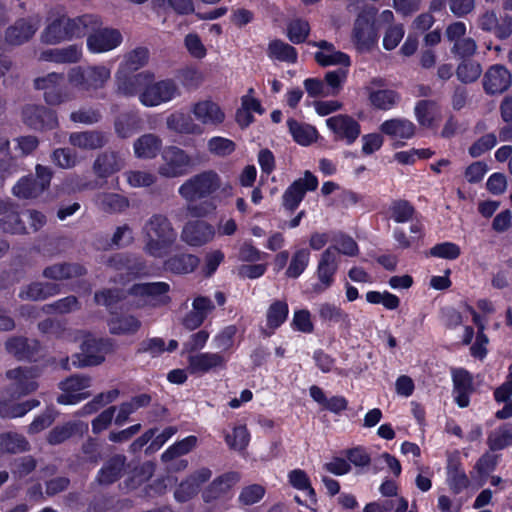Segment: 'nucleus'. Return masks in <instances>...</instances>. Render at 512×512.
I'll return each instance as SVG.
<instances>
[{
  "label": "nucleus",
  "instance_id": "28",
  "mask_svg": "<svg viewBox=\"0 0 512 512\" xmlns=\"http://www.w3.org/2000/svg\"><path fill=\"white\" fill-rule=\"evenodd\" d=\"M111 317L107 320L109 332L112 335H134L141 328L140 320L133 315L119 314L110 311Z\"/></svg>",
  "mask_w": 512,
  "mask_h": 512
},
{
  "label": "nucleus",
  "instance_id": "11",
  "mask_svg": "<svg viewBox=\"0 0 512 512\" xmlns=\"http://www.w3.org/2000/svg\"><path fill=\"white\" fill-rule=\"evenodd\" d=\"M318 178L309 170L304 172V177L296 179L284 191L282 204L290 212H294L303 201L308 191H315L318 187Z\"/></svg>",
  "mask_w": 512,
  "mask_h": 512
},
{
  "label": "nucleus",
  "instance_id": "12",
  "mask_svg": "<svg viewBox=\"0 0 512 512\" xmlns=\"http://www.w3.org/2000/svg\"><path fill=\"white\" fill-rule=\"evenodd\" d=\"M91 385V378L86 375L74 374L67 377L59 385L63 391L57 397V403L61 405H75L90 397V392H83Z\"/></svg>",
  "mask_w": 512,
  "mask_h": 512
},
{
  "label": "nucleus",
  "instance_id": "62",
  "mask_svg": "<svg viewBox=\"0 0 512 512\" xmlns=\"http://www.w3.org/2000/svg\"><path fill=\"white\" fill-rule=\"evenodd\" d=\"M448 478L451 490L458 494L469 486V479L460 468V464H453L448 466Z\"/></svg>",
  "mask_w": 512,
  "mask_h": 512
},
{
  "label": "nucleus",
  "instance_id": "23",
  "mask_svg": "<svg viewBox=\"0 0 512 512\" xmlns=\"http://www.w3.org/2000/svg\"><path fill=\"white\" fill-rule=\"evenodd\" d=\"M169 290L170 286L166 282L136 283L128 289V293L135 297H150L159 305H167L171 302Z\"/></svg>",
  "mask_w": 512,
  "mask_h": 512
},
{
  "label": "nucleus",
  "instance_id": "54",
  "mask_svg": "<svg viewBox=\"0 0 512 512\" xmlns=\"http://www.w3.org/2000/svg\"><path fill=\"white\" fill-rule=\"evenodd\" d=\"M149 60V50L146 47H137L130 51L121 65V72H135L145 66Z\"/></svg>",
  "mask_w": 512,
  "mask_h": 512
},
{
  "label": "nucleus",
  "instance_id": "46",
  "mask_svg": "<svg viewBox=\"0 0 512 512\" xmlns=\"http://www.w3.org/2000/svg\"><path fill=\"white\" fill-rule=\"evenodd\" d=\"M6 376L8 379L16 381L17 391L22 395L34 392L38 387V384L31 379V368L17 367L10 369L6 372Z\"/></svg>",
  "mask_w": 512,
  "mask_h": 512
},
{
  "label": "nucleus",
  "instance_id": "25",
  "mask_svg": "<svg viewBox=\"0 0 512 512\" xmlns=\"http://www.w3.org/2000/svg\"><path fill=\"white\" fill-rule=\"evenodd\" d=\"M87 431L88 424L82 421H68L54 426L47 435V442L50 445H59L75 435L82 437Z\"/></svg>",
  "mask_w": 512,
  "mask_h": 512
},
{
  "label": "nucleus",
  "instance_id": "57",
  "mask_svg": "<svg viewBox=\"0 0 512 512\" xmlns=\"http://www.w3.org/2000/svg\"><path fill=\"white\" fill-rule=\"evenodd\" d=\"M176 77L187 90L197 89L204 80L202 72L192 65L179 69Z\"/></svg>",
  "mask_w": 512,
  "mask_h": 512
},
{
  "label": "nucleus",
  "instance_id": "29",
  "mask_svg": "<svg viewBox=\"0 0 512 512\" xmlns=\"http://www.w3.org/2000/svg\"><path fill=\"white\" fill-rule=\"evenodd\" d=\"M318 316L322 323L329 326L338 324L342 329H349L352 325L350 315L335 303H321L318 307Z\"/></svg>",
  "mask_w": 512,
  "mask_h": 512
},
{
  "label": "nucleus",
  "instance_id": "20",
  "mask_svg": "<svg viewBox=\"0 0 512 512\" xmlns=\"http://www.w3.org/2000/svg\"><path fill=\"white\" fill-rule=\"evenodd\" d=\"M512 83L509 70L503 65L491 66L484 75L483 88L489 95L502 94Z\"/></svg>",
  "mask_w": 512,
  "mask_h": 512
},
{
  "label": "nucleus",
  "instance_id": "17",
  "mask_svg": "<svg viewBox=\"0 0 512 512\" xmlns=\"http://www.w3.org/2000/svg\"><path fill=\"white\" fill-rule=\"evenodd\" d=\"M215 228L203 220L188 221L181 232L182 240L189 246L201 247L213 240Z\"/></svg>",
  "mask_w": 512,
  "mask_h": 512
},
{
  "label": "nucleus",
  "instance_id": "35",
  "mask_svg": "<svg viewBox=\"0 0 512 512\" xmlns=\"http://www.w3.org/2000/svg\"><path fill=\"white\" fill-rule=\"evenodd\" d=\"M41 57L45 61L60 64L77 63L82 57V46L78 44H71L63 48L47 49L42 52Z\"/></svg>",
  "mask_w": 512,
  "mask_h": 512
},
{
  "label": "nucleus",
  "instance_id": "15",
  "mask_svg": "<svg viewBox=\"0 0 512 512\" xmlns=\"http://www.w3.org/2000/svg\"><path fill=\"white\" fill-rule=\"evenodd\" d=\"M65 77L62 73H49L34 80V87L44 91V100L48 105H59L68 99L63 87Z\"/></svg>",
  "mask_w": 512,
  "mask_h": 512
},
{
  "label": "nucleus",
  "instance_id": "22",
  "mask_svg": "<svg viewBox=\"0 0 512 512\" xmlns=\"http://www.w3.org/2000/svg\"><path fill=\"white\" fill-rule=\"evenodd\" d=\"M239 479V473L234 471L226 472L216 477L202 492L203 501L211 503L224 497Z\"/></svg>",
  "mask_w": 512,
  "mask_h": 512
},
{
  "label": "nucleus",
  "instance_id": "30",
  "mask_svg": "<svg viewBox=\"0 0 512 512\" xmlns=\"http://www.w3.org/2000/svg\"><path fill=\"white\" fill-rule=\"evenodd\" d=\"M440 107L435 100L423 99L416 102L414 114L418 124L426 129H435Z\"/></svg>",
  "mask_w": 512,
  "mask_h": 512
},
{
  "label": "nucleus",
  "instance_id": "14",
  "mask_svg": "<svg viewBox=\"0 0 512 512\" xmlns=\"http://www.w3.org/2000/svg\"><path fill=\"white\" fill-rule=\"evenodd\" d=\"M326 125L334 135L336 141H343L352 145L361 134V125L352 116L338 114L326 120Z\"/></svg>",
  "mask_w": 512,
  "mask_h": 512
},
{
  "label": "nucleus",
  "instance_id": "47",
  "mask_svg": "<svg viewBox=\"0 0 512 512\" xmlns=\"http://www.w3.org/2000/svg\"><path fill=\"white\" fill-rule=\"evenodd\" d=\"M288 483L299 491L306 492L308 500L311 504L317 505V494L315 489L312 487L311 480L306 471L296 468L289 471Z\"/></svg>",
  "mask_w": 512,
  "mask_h": 512
},
{
  "label": "nucleus",
  "instance_id": "6",
  "mask_svg": "<svg viewBox=\"0 0 512 512\" xmlns=\"http://www.w3.org/2000/svg\"><path fill=\"white\" fill-rule=\"evenodd\" d=\"M221 185L219 175L208 170L194 175L179 187V194L187 201L205 198L216 192Z\"/></svg>",
  "mask_w": 512,
  "mask_h": 512
},
{
  "label": "nucleus",
  "instance_id": "24",
  "mask_svg": "<svg viewBox=\"0 0 512 512\" xmlns=\"http://www.w3.org/2000/svg\"><path fill=\"white\" fill-rule=\"evenodd\" d=\"M192 113L203 125L219 126L225 120L223 109L212 100L196 102L192 107Z\"/></svg>",
  "mask_w": 512,
  "mask_h": 512
},
{
  "label": "nucleus",
  "instance_id": "60",
  "mask_svg": "<svg viewBox=\"0 0 512 512\" xmlns=\"http://www.w3.org/2000/svg\"><path fill=\"white\" fill-rule=\"evenodd\" d=\"M209 336L210 333L206 329L191 334L182 345L181 355H194L202 350L206 346Z\"/></svg>",
  "mask_w": 512,
  "mask_h": 512
},
{
  "label": "nucleus",
  "instance_id": "44",
  "mask_svg": "<svg viewBox=\"0 0 512 512\" xmlns=\"http://www.w3.org/2000/svg\"><path fill=\"white\" fill-rule=\"evenodd\" d=\"M162 146V140L154 134H144L134 142V152L138 158L153 159Z\"/></svg>",
  "mask_w": 512,
  "mask_h": 512
},
{
  "label": "nucleus",
  "instance_id": "4",
  "mask_svg": "<svg viewBox=\"0 0 512 512\" xmlns=\"http://www.w3.org/2000/svg\"><path fill=\"white\" fill-rule=\"evenodd\" d=\"M93 23L87 25V48L91 53H104L111 51L121 45L123 36L116 28L102 27L100 16L90 14Z\"/></svg>",
  "mask_w": 512,
  "mask_h": 512
},
{
  "label": "nucleus",
  "instance_id": "2",
  "mask_svg": "<svg viewBox=\"0 0 512 512\" xmlns=\"http://www.w3.org/2000/svg\"><path fill=\"white\" fill-rule=\"evenodd\" d=\"M144 249L150 256L167 253L177 240V232L171 221L163 214H153L143 227Z\"/></svg>",
  "mask_w": 512,
  "mask_h": 512
},
{
  "label": "nucleus",
  "instance_id": "63",
  "mask_svg": "<svg viewBox=\"0 0 512 512\" xmlns=\"http://www.w3.org/2000/svg\"><path fill=\"white\" fill-rule=\"evenodd\" d=\"M124 299V293L119 288H105L96 291L94 294V301L98 305H103L106 308H111Z\"/></svg>",
  "mask_w": 512,
  "mask_h": 512
},
{
  "label": "nucleus",
  "instance_id": "27",
  "mask_svg": "<svg viewBox=\"0 0 512 512\" xmlns=\"http://www.w3.org/2000/svg\"><path fill=\"white\" fill-rule=\"evenodd\" d=\"M154 80V74L148 71L139 72L133 75L117 77L118 91L125 96L141 94L148 86L149 81Z\"/></svg>",
  "mask_w": 512,
  "mask_h": 512
},
{
  "label": "nucleus",
  "instance_id": "21",
  "mask_svg": "<svg viewBox=\"0 0 512 512\" xmlns=\"http://www.w3.org/2000/svg\"><path fill=\"white\" fill-rule=\"evenodd\" d=\"M452 381L455 403L460 408L468 407L470 404V396L474 392L472 374L468 370L460 368L454 371Z\"/></svg>",
  "mask_w": 512,
  "mask_h": 512
},
{
  "label": "nucleus",
  "instance_id": "49",
  "mask_svg": "<svg viewBox=\"0 0 512 512\" xmlns=\"http://www.w3.org/2000/svg\"><path fill=\"white\" fill-rule=\"evenodd\" d=\"M487 445L492 452L512 446V423L500 425L487 438Z\"/></svg>",
  "mask_w": 512,
  "mask_h": 512
},
{
  "label": "nucleus",
  "instance_id": "13",
  "mask_svg": "<svg viewBox=\"0 0 512 512\" xmlns=\"http://www.w3.org/2000/svg\"><path fill=\"white\" fill-rule=\"evenodd\" d=\"M25 125L36 131L53 130L58 127V117L54 110L43 105L28 104L22 109Z\"/></svg>",
  "mask_w": 512,
  "mask_h": 512
},
{
  "label": "nucleus",
  "instance_id": "61",
  "mask_svg": "<svg viewBox=\"0 0 512 512\" xmlns=\"http://www.w3.org/2000/svg\"><path fill=\"white\" fill-rule=\"evenodd\" d=\"M100 205L104 212L119 213L129 207V201L120 194L107 193L102 197Z\"/></svg>",
  "mask_w": 512,
  "mask_h": 512
},
{
  "label": "nucleus",
  "instance_id": "19",
  "mask_svg": "<svg viewBox=\"0 0 512 512\" xmlns=\"http://www.w3.org/2000/svg\"><path fill=\"white\" fill-rule=\"evenodd\" d=\"M351 38L359 52H369L378 42V33L374 24L367 18L358 17Z\"/></svg>",
  "mask_w": 512,
  "mask_h": 512
},
{
  "label": "nucleus",
  "instance_id": "7",
  "mask_svg": "<svg viewBox=\"0 0 512 512\" xmlns=\"http://www.w3.org/2000/svg\"><path fill=\"white\" fill-rule=\"evenodd\" d=\"M386 79L382 77H373L369 83L364 86V92L367 95L369 105L380 111H389L393 109L400 101V94L393 90L385 88Z\"/></svg>",
  "mask_w": 512,
  "mask_h": 512
},
{
  "label": "nucleus",
  "instance_id": "34",
  "mask_svg": "<svg viewBox=\"0 0 512 512\" xmlns=\"http://www.w3.org/2000/svg\"><path fill=\"white\" fill-rule=\"evenodd\" d=\"M416 213V208L410 201L400 198L391 200L383 212L386 219L392 220L395 223L410 222L414 219Z\"/></svg>",
  "mask_w": 512,
  "mask_h": 512
},
{
  "label": "nucleus",
  "instance_id": "38",
  "mask_svg": "<svg viewBox=\"0 0 512 512\" xmlns=\"http://www.w3.org/2000/svg\"><path fill=\"white\" fill-rule=\"evenodd\" d=\"M333 250L343 256H356L358 254V245L351 236L340 231H332L331 246L321 256H334Z\"/></svg>",
  "mask_w": 512,
  "mask_h": 512
},
{
  "label": "nucleus",
  "instance_id": "10",
  "mask_svg": "<svg viewBox=\"0 0 512 512\" xmlns=\"http://www.w3.org/2000/svg\"><path fill=\"white\" fill-rule=\"evenodd\" d=\"M180 95L179 88L173 79L157 82L149 81L148 86L139 96L140 102L146 107H155L167 103Z\"/></svg>",
  "mask_w": 512,
  "mask_h": 512
},
{
  "label": "nucleus",
  "instance_id": "55",
  "mask_svg": "<svg viewBox=\"0 0 512 512\" xmlns=\"http://www.w3.org/2000/svg\"><path fill=\"white\" fill-rule=\"evenodd\" d=\"M314 60L321 67L339 65L343 68H349L351 66L350 56L347 53L339 50L333 53L316 51L314 53Z\"/></svg>",
  "mask_w": 512,
  "mask_h": 512
},
{
  "label": "nucleus",
  "instance_id": "31",
  "mask_svg": "<svg viewBox=\"0 0 512 512\" xmlns=\"http://www.w3.org/2000/svg\"><path fill=\"white\" fill-rule=\"evenodd\" d=\"M379 130L391 138L411 139L415 135L416 125L406 118H392L382 122Z\"/></svg>",
  "mask_w": 512,
  "mask_h": 512
},
{
  "label": "nucleus",
  "instance_id": "40",
  "mask_svg": "<svg viewBox=\"0 0 512 512\" xmlns=\"http://www.w3.org/2000/svg\"><path fill=\"white\" fill-rule=\"evenodd\" d=\"M86 274V268L77 263H61L46 267L43 276L53 280H66Z\"/></svg>",
  "mask_w": 512,
  "mask_h": 512
},
{
  "label": "nucleus",
  "instance_id": "51",
  "mask_svg": "<svg viewBox=\"0 0 512 512\" xmlns=\"http://www.w3.org/2000/svg\"><path fill=\"white\" fill-rule=\"evenodd\" d=\"M29 450V442L26 438L15 432L0 434V451L10 454L25 452Z\"/></svg>",
  "mask_w": 512,
  "mask_h": 512
},
{
  "label": "nucleus",
  "instance_id": "42",
  "mask_svg": "<svg viewBox=\"0 0 512 512\" xmlns=\"http://www.w3.org/2000/svg\"><path fill=\"white\" fill-rule=\"evenodd\" d=\"M122 167L121 159L116 152L105 151L98 155L93 164L96 175L100 178H107L118 172Z\"/></svg>",
  "mask_w": 512,
  "mask_h": 512
},
{
  "label": "nucleus",
  "instance_id": "59",
  "mask_svg": "<svg viewBox=\"0 0 512 512\" xmlns=\"http://www.w3.org/2000/svg\"><path fill=\"white\" fill-rule=\"evenodd\" d=\"M225 442L230 449L245 450L250 442V433L247 427L245 425L234 427L232 434L225 435Z\"/></svg>",
  "mask_w": 512,
  "mask_h": 512
},
{
  "label": "nucleus",
  "instance_id": "53",
  "mask_svg": "<svg viewBox=\"0 0 512 512\" xmlns=\"http://www.w3.org/2000/svg\"><path fill=\"white\" fill-rule=\"evenodd\" d=\"M140 122V119L134 114H121L115 120V132L120 138H129L139 130Z\"/></svg>",
  "mask_w": 512,
  "mask_h": 512
},
{
  "label": "nucleus",
  "instance_id": "50",
  "mask_svg": "<svg viewBox=\"0 0 512 512\" xmlns=\"http://www.w3.org/2000/svg\"><path fill=\"white\" fill-rule=\"evenodd\" d=\"M197 443L198 438L195 435H189L182 440L175 442L162 453V462L167 463L182 455L188 454L196 447Z\"/></svg>",
  "mask_w": 512,
  "mask_h": 512
},
{
  "label": "nucleus",
  "instance_id": "16",
  "mask_svg": "<svg viewBox=\"0 0 512 512\" xmlns=\"http://www.w3.org/2000/svg\"><path fill=\"white\" fill-rule=\"evenodd\" d=\"M41 343L25 336H11L5 341V349L18 361L36 362L40 356Z\"/></svg>",
  "mask_w": 512,
  "mask_h": 512
},
{
  "label": "nucleus",
  "instance_id": "1",
  "mask_svg": "<svg viewBox=\"0 0 512 512\" xmlns=\"http://www.w3.org/2000/svg\"><path fill=\"white\" fill-rule=\"evenodd\" d=\"M90 14H83L70 18L66 14H58L50 17L41 33V42L48 45H56L64 41L85 36L87 25L92 24Z\"/></svg>",
  "mask_w": 512,
  "mask_h": 512
},
{
  "label": "nucleus",
  "instance_id": "5",
  "mask_svg": "<svg viewBox=\"0 0 512 512\" xmlns=\"http://www.w3.org/2000/svg\"><path fill=\"white\" fill-rule=\"evenodd\" d=\"M53 171L41 164L35 167V175L21 177L14 185L13 194L20 199H34L50 187Z\"/></svg>",
  "mask_w": 512,
  "mask_h": 512
},
{
  "label": "nucleus",
  "instance_id": "3",
  "mask_svg": "<svg viewBox=\"0 0 512 512\" xmlns=\"http://www.w3.org/2000/svg\"><path fill=\"white\" fill-rule=\"evenodd\" d=\"M114 348L115 343L111 338L86 337L80 345L81 352L71 356L72 365L75 368L98 366Z\"/></svg>",
  "mask_w": 512,
  "mask_h": 512
},
{
  "label": "nucleus",
  "instance_id": "41",
  "mask_svg": "<svg viewBox=\"0 0 512 512\" xmlns=\"http://www.w3.org/2000/svg\"><path fill=\"white\" fill-rule=\"evenodd\" d=\"M287 127L293 140L301 146H309L317 139L318 132L312 125L303 124L294 118H289L287 120Z\"/></svg>",
  "mask_w": 512,
  "mask_h": 512
},
{
  "label": "nucleus",
  "instance_id": "52",
  "mask_svg": "<svg viewBox=\"0 0 512 512\" xmlns=\"http://www.w3.org/2000/svg\"><path fill=\"white\" fill-rule=\"evenodd\" d=\"M0 229L10 234H26L27 229L25 223L20 217L18 206L14 204L4 217L0 218Z\"/></svg>",
  "mask_w": 512,
  "mask_h": 512
},
{
  "label": "nucleus",
  "instance_id": "56",
  "mask_svg": "<svg viewBox=\"0 0 512 512\" xmlns=\"http://www.w3.org/2000/svg\"><path fill=\"white\" fill-rule=\"evenodd\" d=\"M310 31L311 27L307 20L296 18L287 26V37L293 44H302L306 42Z\"/></svg>",
  "mask_w": 512,
  "mask_h": 512
},
{
  "label": "nucleus",
  "instance_id": "36",
  "mask_svg": "<svg viewBox=\"0 0 512 512\" xmlns=\"http://www.w3.org/2000/svg\"><path fill=\"white\" fill-rule=\"evenodd\" d=\"M167 128L179 134L200 135L203 128L193 118L183 112H175L167 117Z\"/></svg>",
  "mask_w": 512,
  "mask_h": 512
},
{
  "label": "nucleus",
  "instance_id": "39",
  "mask_svg": "<svg viewBox=\"0 0 512 512\" xmlns=\"http://www.w3.org/2000/svg\"><path fill=\"white\" fill-rule=\"evenodd\" d=\"M289 315L288 303L284 300L273 301L266 312V324L270 332L263 331L265 336H271L276 329L281 327Z\"/></svg>",
  "mask_w": 512,
  "mask_h": 512
},
{
  "label": "nucleus",
  "instance_id": "43",
  "mask_svg": "<svg viewBox=\"0 0 512 512\" xmlns=\"http://www.w3.org/2000/svg\"><path fill=\"white\" fill-rule=\"evenodd\" d=\"M267 55L270 59L291 64H295L298 60L296 48L281 39H274L268 43Z\"/></svg>",
  "mask_w": 512,
  "mask_h": 512
},
{
  "label": "nucleus",
  "instance_id": "26",
  "mask_svg": "<svg viewBox=\"0 0 512 512\" xmlns=\"http://www.w3.org/2000/svg\"><path fill=\"white\" fill-rule=\"evenodd\" d=\"M338 269V258H320L316 269L318 282L313 284V291L320 294L329 289L335 282Z\"/></svg>",
  "mask_w": 512,
  "mask_h": 512
},
{
  "label": "nucleus",
  "instance_id": "8",
  "mask_svg": "<svg viewBox=\"0 0 512 512\" xmlns=\"http://www.w3.org/2000/svg\"><path fill=\"white\" fill-rule=\"evenodd\" d=\"M162 160L158 173L167 178L186 175L193 165L191 156L177 146L165 147L162 151Z\"/></svg>",
  "mask_w": 512,
  "mask_h": 512
},
{
  "label": "nucleus",
  "instance_id": "58",
  "mask_svg": "<svg viewBox=\"0 0 512 512\" xmlns=\"http://www.w3.org/2000/svg\"><path fill=\"white\" fill-rule=\"evenodd\" d=\"M481 73V65L469 59H463L456 69L457 78L465 84L475 82Z\"/></svg>",
  "mask_w": 512,
  "mask_h": 512
},
{
  "label": "nucleus",
  "instance_id": "45",
  "mask_svg": "<svg viewBox=\"0 0 512 512\" xmlns=\"http://www.w3.org/2000/svg\"><path fill=\"white\" fill-rule=\"evenodd\" d=\"M60 292L59 285L54 283L34 282L21 290L19 297L23 300H44Z\"/></svg>",
  "mask_w": 512,
  "mask_h": 512
},
{
  "label": "nucleus",
  "instance_id": "33",
  "mask_svg": "<svg viewBox=\"0 0 512 512\" xmlns=\"http://www.w3.org/2000/svg\"><path fill=\"white\" fill-rule=\"evenodd\" d=\"M126 457L121 454L112 456L97 473V481L101 485H110L118 481L125 468Z\"/></svg>",
  "mask_w": 512,
  "mask_h": 512
},
{
  "label": "nucleus",
  "instance_id": "37",
  "mask_svg": "<svg viewBox=\"0 0 512 512\" xmlns=\"http://www.w3.org/2000/svg\"><path fill=\"white\" fill-rule=\"evenodd\" d=\"M133 239L132 229L127 224H124L117 227L111 237L108 235L99 237L96 246L98 249L103 250L120 249L129 245Z\"/></svg>",
  "mask_w": 512,
  "mask_h": 512
},
{
  "label": "nucleus",
  "instance_id": "64",
  "mask_svg": "<svg viewBox=\"0 0 512 512\" xmlns=\"http://www.w3.org/2000/svg\"><path fill=\"white\" fill-rule=\"evenodd\" d=\"M165 352V341L161 337H151L141 341L136 354H149L152 358L161 356Z\"/></svg>",
  "mask_w": 512,
  "mask_h": 512
},
{
  "label": "nucleus",
  "instance_id": "18",
  "mask_svg": "<svg viewBox=\"0 0 512 512\" xmlns=\"http://www.w3.org/2000/svg\"><path fill=\"white\" fill-rule=\"evenodd\" d=\"M188 370L193 375H203L216 369H225L227 360L220 353L199 352L187 356Z\"/></svg>",
  "mask_w": 512,
  "mask_h": 512
},
{
  "label": "nucleus",
  "instance_id": "9",
  "mask_svg": "<svg viewBox=\"0 0 512 512\" xmlns=\"http://www.w3.org/2000/svg\"><path fill=\"white\" fill-rule=\"evenodd\" d=\"M110 78V70L104 66L74 67L68 73L69 82L83 90L99 89Z\"/></svg>",
  "mask_w": 512,
  "mask_h": 512
},
{
  "label": "nucleus",
  "instance_id": "48",
  "mask_svg": "<svg viewBox=\"0 0 512 512\" xmlns=\"http://www.w3.org/2000/svg\"><path fill=\"white\" fill-rule=\"evenodd\" d=\"M69 140L73 146L83 149H98L106 144L104 134L98 131L74 132Z\"/></svg>",
  "mask_w": 512,
  "mask_h": 512
},
{
  "label": "nucleus",
  "instance_id": "32",
  "mask_svg": "<svg viewBox=\"0 0 512 512\" xmlns=\"http://www.w3.org/2000/svg\"><path fill=\"white\" fill-rule=\"evenodd\" d=\"M36 31V23H33L30 19L21 18L14 25L7 28L5 39L11 45H21L29 41Z\"/></svg>",
  "mask_w": 512,
  "mask_h": 512
}]
</instances>
